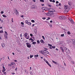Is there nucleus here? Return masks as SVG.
I'll return each mask as SVG.
<instances>
[{"label":"nucleus","instance_id":"1","mask_svg":"<svg viewBox=\"0 0 75 75\" xmlns=\"http://www.w3.org/2000/svg\"><path fill=\"white\" fill-rule=\"evenodd\" d=\"M12 13L13 14L15 13L16 14V15L17 16H18V15H19V12H18L16 9L13 10V11L12 12Z\"/></svg>","mask_w":75,"mask_h":75},{"label":"nucleus","instance_id":"2","mask_svg":"<svg viewBox=\"0 0 75 75\" xmlns=\"http://www.w3.org/2000/svg\"><path fill=\"white\" fill-rule=\"evenodd\" d=\"M64 50L66 53L67 54H69L70 53V50L68 49L65 47L64 48Z\"/></svg>","mask_w":75,"mask_h":75},{"label":"nucleus","instance_id":"3","mask_svg":"<svg viewBox=\"0 0 75 75\" xmlns=\"http://www.w3.org/2000/svg\"><path fill=\"white\" fill-rule=\"evenodd\" d=\"M27 35H28V34L27 33H26L24 34V36L25 37V38H26L27 40H28L29 38H30V35H28V36L27 38Z\"/></svg>","mask_w":75,"mask_h":75},{"label":"nucleus","instance_id":"4","mask_svg":"<svg viewBox=\"0 0 75 75\" xmlns=\"http://www.w3.org/2000/svg\"><path fill=\"white\" fill-rule=\"evenodd\" d=\"M26 46L28 48H31V44L28 42L26 43Z\"/></svg>","mask_w":75,"mask_h":75},{"label":"nucleus","instance_id":"5","mask_svg":"<svg viewBox=\"0 0 75 75\" xmlns=\"http://www.w3.org/2000/svg\"><path fill=\"white\" fill-rule=\"evenodd\" d=\"M25 22L26 23V24H28L29 25H31V22H28V20H26L25 21Z\"/></svg>","mask_w":75,"mask_h":75},{"label":"nucleus","instance_id":"6","mask_svg":"<svg viewBox=\"0 0 75 75\" xmlns=\"http://www.w3.org/2000/svg\"><path fill=\"white\" fill-rule=\"evenodd\" d=\"M65 18H66V17L63 16H60L59 17V18L60 19V20H62V19H64Z\"/></svg>","mask_w":75,"mask_h":75},{"label":"nucleus","instance_id":"7","mask_svg":"<svg viewBox=\"0 0 75 75\" xmlns=\"http://www.w3.org/2000/svg\"><path fill=\"white\" fill-rule=\"evenodd\" d=\"M49 11L51 12H52V13L55 12V10L52 8H50V10Z\"/></svg>","mask_w":75,"mask_h":75},{"label":"nucleus","instance_id":"8","mask_svg":"<svg viewBox=\"0 0 75 75\" xmlns=\"http://www.w3.org/2000/svg\"><path fill=\"white\" fill-rule=\"evenodd\" d=\"M49 11L51 12H52V13L55 12V10L52 8H50V10Z\"/></svg>","mask_w":75,"mask_h":75},{"label":"nucleus","instance_id":"9","mask_svg":"<svg viewBox=\"0 0 75 75\" xmlns=\"http://www.w3.org/2000/svg\"><path fill=\"white\" fill-rule=\"evenodd\" d=\"M49 11L51 12H52V13L55 12V10L52 8H50V10Z\"/></svg>","mask_w":75,"mask_h":75},{"label":"nucleus","instance_id":"10","mask_svg":"<svg viewBox=\"0 0 75 75\" xmlns=\"http://www.w3.org/2000/svg\"><path fill=\"white\" fill-rule=\"evenodd\" d=\"M50 16L51 17H54L55 16L54 14V12H50Z\"/></svg>","mask_w":75,"mask_h":75},{"label":"nucleus","instance_id":"11","mask_svg":"<svg viewBox=\"0 0 75 75\" xmlns=\"http://www.w3.org/2000/svg\"><path fill=\"white\" fill-rule=\"evenodd\" d=\"M64 9L65 10H68V6L67 5L64 6Z\"/></svg>","mask_w":75,"mask_h":75},{"label":"nucleus","instance_id":"12","mask_svg":"<svg viewBox=\"0 0 75 75\" xmlns=\"http://www.w3.org/2000/svg\"><path fill=\"white\" fill-rule=\"evenodd\" d=\"M43 51H44V52L46 54H49V52L45 50H43Z\"/></svg>","mask_w":75,"mask_h":75},{"label":"nucleus","instance_id":"13","mask_svg":"<svg viewBox=\"0 0 75 75\" xmlns=\"http://www.w3.org/2000/svg\"><path fill=\"white\" fill-rule=\"evenodd\" d=\"M5 44L3 43H1V45L2 47V48H4L5 47Z\"/></svg>","mask_w":75,"mask_h":75},{"label":"nucleus","instance_id":"14","mask_svg":"<svg viewBox=\"0 0 75 75\" xmlns=\"http://www.w3.org/2000/svg\"><path fill=\"white\" fill-rule=\"evenodd\" d=\"M6 71V69H5V67H3V69L2 70V72H4Z\"/></svg>","mask_w":75,"mask_h":75},{"label":"nucleus","instance_id":"15","mask_svg":"<svg viewBox=\"0 0 75 75\" xmlns=\"http://www.w3.org/2000/svg\"><path fill=\"white\" fill-rule=\"evenodd\" d=\"M60 49L62 51V52L64 53V49H63V48L62 47H60Z\"/></svg>","mask_w":75,"mask_h":75},{"label":"nucleus","instance_id":"16","mask_svg":"<svg viewBox=\"0 0 75 75\" xmlns=\"http://www.w3.org/2000/svg\"><path fill=\"white\" fill-rule=\"evenodd\" d=\"M51 14V13L49 11V13H47L46 15L47 16H50V15Z\"/></svg>","mask_w":75,"mask_h":75},{"label":"nucleus","instance_id":"17","mask_svg":"<svg viewBox=\"0 0 75 75\" xmlns=\"http://www.w3.org/2000/svg\"><path fill=\"white\" fill-rule=\"evenodd\" d=\"M48 24L50 28H52V25L51 24V23H48Z\"/></svg>","mask_w":75,"mask_h":75},{"label":"nucleus","instance_id":"18","mask_svg":"<svg viewBox=\"0 0 75 75\" xmlns=\"http://www.w3.org/2000/svg\"><path fill=\"white\" fill-rule=\"evenodd\" d=\"M69 20L71 23H74V21L72 19L70 18L69 19Z\"/></svg>","mask_w":75,"mask_h":75},{"label":"nucleus","instance_id":"19","mask_svg":"<svg viewBox=\"0 0 75 75\" xmlns=\"http://www.w3.org/2000/svg\"><path fill=\"white\" fill-rule=\"evenodd\" d=\"M52 62L53 63H54L55 64H56V65L58 64V63L54 61V60H52Z\"/></svg>","mask_w":75,"mask_h":75},{"label":"nucleus","instance_id":"20","mask_svg":"<svg viewBox=\"0 0 75 75\" xmlns=\"http://www.w3.org/2000/svg\"><path fill=\"white\" fill-rule=\"evenodd\" d=\"M39 52L41 54H43V53L44 52V51H39Z\"/></svg>","mask_w":75,"mask_h":75},{"label":"nucleus","instance_id":"21","mask_svg":"<svg viewBox=\"0 0 75 75\" xmlns=\"http://www.w3.org/2000/svg\"><path fill=\"white\" fill-rule=\"evenodd\" d=\"M40 42L41 43H43V44H44V41L43 40H40Z\"/></svg>","mask_w":75,"mask_h":75},{"label":"nucleus","instance_id":"22","mask_svg":"<svg viewBox=\"0 0 75 75\" xmlns=\"http://www.w3.org/2000/svg\"><path fill=\"white\" fill-rule=\"evenodd\" d=\"M4 37L5 38V39L6 40H7V38H8L7 37V35H4Z\"/></svg>","mask_w":75,"mask_h":75},{"label":"nucleus","instance_id":"23","mask_svg":"<svg viewBox=\"0 0 75 75\" xmlns=\"http://www.w3.org/2000/svg\"><path fill=\"white\" fill-rule=\"evenodd\" d=\"M32 8H35V6L34 5H32L31 7Z\"/></svg>","mask_w":75,"mask_h":75},{"label":"nucleus","instance_id":"24","mask_svg":"<svg viewBox=\"0 0 75 75\" xmlns=\"http://www.w3.org/2000/svg\"><path fill=\"white\" fill-rule=\"evenodd\" d=\"M43 54V55H45V57H47V54H45V53L44 52Z\"/></svg>","mask_w":75,"mask_h":75},{"label":"nucleus","instance_id":"25","mask_svg":"<svg viewBox=\"0 0 75 75\" xmlns=\"http://www.w3.org/2000/svg\"><path fill=\"white\" fill-rule=\"evenodd\" d=\"M46 8V7H42V10H45V8Z\"/></svg>","mask_w":75,"mask_h":75},{"label":"nucleus","instance_id":"26","mask_svg":"<svg viewBox=\"0 0 75 75\" xmlns=\"http://www.w3.org/2000/svg\"><path fill=\"white\" fill-rule=\"evenodd\" d=\"M45 11L49 10V8L47 7H46V8H45Z\"/></svg>","mask_w":75,"mask_h":75},{"label":"nucleus","instance_id":"27","mask_svg":"<svg viewBox=\"0 0 75 75\" xmlns=\"http://www.w3.org/2000/svg\"><path fill=\"white\" fill-rule=\"evenodd\" d=\"M67 34H68V35H70V34H71V32H70L69 31H68V32H67Z\"/></svg>","mask_w":75,"mask_h":75},{"label":"nucleus","instance_id":"28","mask_svg":"<svg viewBox=\"0 0 75 75\" xmlns=\"http://www.w3.org/2000/svg\"><path fill=\"white\" fill-rule=\"evenodd\" d=\"M72 41L74 43V44H75V39H73Z\"/></svg>","mask_w":75,"mask_h":75},{"label":"nucleus","instance_id":"29","mask_svg":"<svg viewBox=\"0 0 75 75\" xmlns=\"http://www.w3.org/2000/svg\"><path fill=\"white\" fill-rule=\"evenodd\" d=\"M3 17H4L5 18H6V17H7V16H6L5 15H2Z\"/></svg>","mask_w":75,"mask_h":75},{"label":"nucleus","instance_id":"30","mask_svg":"<svg viewBox=\"0 0 75 75\" xmlns=\"http://www.w3.org/2000/svg\"><path fill=\"white\" fill-rule=\"evenodd\" d=\"M61 26H62V25H59V27H60L61 28H63V30H64V31H65V29H64V28L63 29V28H62V27H61Z\"/></svg>","mask_w":75,"mask_h":75},{"label":"nucleus","instance_id":"31","mask_svg":"<svg viewBox=\"0 0 75 75\" xmlns=\"http://www.w3.org/2000/svg\"><path fill=\"white\" fill-rule=\"evenodd\" d=\"M37 42H33L32 43L33 44H36Z\"/></svg>","mask_w":75,"mask_h":75},{"label":"nucleus","instance_id":"32","mask_svg":"<svg viewBox=\"0 0 75 75\" xmlns=\"http://www.w3.org/2000/svg\"><path fill=\"white\" fill-rule=\"evenodd\" d=\"M40 2H42L43 3L44 2V0H40Z\"/></svg>","mask_w":75,"mask_h":75},{"label":"nucleus","instance_id":"33","mask_svg":"<svg viewBox=\"0 0 75 75\" xmlns=\"http://www.w3.org/2000/svg\"><path fill=\"white\" fill-rule=\"evenodd\" d=\"M45 62L47 64H49V63L48 62V61L46 60L45 61Z\"/></svg>","mask_w":75,"mask_h":75},{"label":"nucleus","instance_id":"34","mask_svg":"<svg viewBox=\"0 0 75 75\" xmlns=\"http://www.w3.org/2000/svg\"><path fill=\"white\" fill-rule=\"evenodd\" d=\"M34 57H38V55H35Z\"/></svg>","mask_w":75,"mask_h":75},{"label":"nucleus","instance_id":"35","mask_svg":"<svg viewBox=\"0 0 75 75\" xmlns=\"http://www.w3.org/2000/svg\"><path fill=\"white\" fill-rule=\"evenodd\" d=\"M37 42L38 44H40V40H38L37 41Z\"/></svg>","mask_w":75,"mask_h":75},{"label":"nucleus","instance_id":"36","mask_svg":"<svg viewBox=\"0 0 75 75\" xmlns=\"http://www.w3.org/2000/svg\"><path fill=\"white\" fill-rule=\"evenodd\" d=\"M31 22H32V23H34L35 22V21L34 20H32Z\"/></svg>","mask_w":75,"mask_h":75},{"label":"nucleus","instance_id":"37","mask_svg":"<svg viewBox=\"0 0 75 75\" xmlns=\"http://www.w3.org/2000/svg\"><path fill=\"white\" fill-rule=\"evenodd\" d=\"M5 33L6 35H8V34L7 33V32H6V31H5Z\"/></svg>","mask_w":75,"mask_h":75},{"label":"nucleus","instance_id":"38","mask_svg":"<svg viewBox=\"0 0 75 75\" xmlns=\"http://www.w3.org/2000/svg\"><path fill=\"white\" fill-rule=\"evenodd\" d=\"M3 30H1V31L0 30V33H3Z\"/></svg>","mask_w":75,"mask_h":75},{"label":"nucleus","instance_id":"39","mask_svg":"<svg viewBox=\"0 0 75 75\" xmlns=\"http://www.w3.org/2000/svg\"><path fill=\"white\" fill-rule=\"evenodd\" d=\"M42 37L43 40H45V38L44 37V36H42Z\"/></svg>","mask_w":75,"mask_h":75},{"label":"nucleus","instance_id":"40","mask_svg":"<svg viewBox=\"0 0 75 75\" xmlns=\"http://www.w3.org/2000/svg\"><path fill=\"white\" fill-rule=\"evenodd\" d=\"M33 55H30V58H32V57H33Z\"/></svg>","mask_w":75,"mask_h":75},{"label":"nucleus","instance_id":"41","mask_svg":"<svg viewBox=\"0 0 75 75\" xmlns=\"http://www.w3.org/2000/svg\"><path fill=\"white\" fill-rule=\"evenodd\" d=\"M48 46H49V47H52V45H50V44H48Z\"/></svg>","mask_w":75,"mask_h":75},{"label":"nucleus","instance_id":"42","mask_svg":"<svg viewBox=\"0 0 75 75\" xmlns=\"http://www.w3.org/2000/svg\"><path fill=\"white\" fill-rule=\"evenodd\" d=\"M55 47H55V46H52V48H53V49L55 48Z\"/></svg>","mask_w":75,"mask_h":75},{"label":"nucleus","instance_id":"43","mask_svg":"<svg viewBox=\"0 0 75 75\" xmlns=\"http://www.w3.org/2000/svg\"><path fill=\"white\" fill-rule=\"evenodd\" d=\"M59 6H61V4L60 3L59 4Z\"/></svg>","mask_w":75,"mask_h":75},{"label":"nucleus","instance_id":"44","mask_svg":"<svg viewBox=\"0 0 75 75\" xmlns=\"http://www.w3.org/2000/svg\"><path fill=\"white\" fill-rule=\"evenodd\" d=\"M56 4H58V3H59V2L58 1H57L56 2Z\"/></svg>","mask_w":75,"mask_h":75},{"label":"nucleus","instance_id":"45","mask_svg":"<svg viewBox=\"0 0 75 75\" xmlns=\"http://www.w3.org/2000/svg\"><path fill=\"white\" fill-rule=\"evenodd\" d=\"M64 34L61 35V37H64Z\"/></svg>","mask_w":75,"mask_h":75},{"label":"nucleus","instance_id":"46","mask_svg":"<svg viewBox=\"0 0 75 75\" xmlns=\"http://www.w3.org/2000/svg\"><path fill=\"white\" fill-rule=\"evenodd\" d=\"M21 24L22 25H24V23H23V22H21Z\"/></svg>","mask_w":75,"mask_h":75},{"label":"nucleus","instance_id":"47","mask_svg":"<svg viewBox=\"0 0 75 75\" xmlns=\"http://www.w3.org/2000/svg\"><path fill=\"white\" fill-rule=\"evenodd\" d=\"M42 19H43V20H45V19H46V18L45 17H43L42 18Z\"/></svg>","mask_w":75,"mask_h":75},{"label":"nucleus","instance_id":"48","mask_svg":"<svg viewBox=\"0 0 75 75\" xmlns=\"http://www.w3.org/2000/svg\"><path fill=\"white\" fill-rule=\"evenodd\" d=\"M47 65H49L50 67H51V66L50 64L49 63Z\"/></svg>","mask_w":75,"mask_h":75},{"label":"nucleus","instance_id":"49","mask_svg":"<svg viewBox=\"0 0 75 75\" xmlns=\"http://www.w3.org/2000/svg\"><path fill=\"white\" fill-rule=\"evenodd\" d=\"M11 21L12 23H13V22H14V21H13V18H12V21Z\"/></svg>","mask_w":75,"mask_h":75},{"label":"nucleus","instance_id":"50","mask_svg":"<svg viewBox=\"0 0 75 75\" xmlns=\"http://www.w3.org/2000/svg\"><path fill=\"white\" fill-rule=\"evenodd\" d=\"M53 3H55V1L54 0H53L52 1Z\"/></svg>","mask_w":75,"mask_h":75},{"label":"nucleus","instance_id":"51","mask_svg":"<svg viewBox=\"0 0 75 75\" xmlns=\"http://www.w3.org/2000/svg\"><path fill=\"white\" fill-rule=\"evenodd\" d=\"M15 70L16 71H17V68L16 67V68L15 69Z\"/></svg>","mask_w":75,"mask_h":75},{"label":"nucleus","instance_id":"52","mask_svg":"<svg viewBox=\"0 0 75 75\" xmlns=\"http://www.w3.org/2000/svg\"><path fill=\"white\" fill-rule=\"evenodd\" d=\"M44 49H45V50H48V49L47 48H44Z\"/></svg>","mask_w":75,"mask_h":75},{"label":"nucleus","instance_id":"53","mask_svg":"<svg viewBox=\"0 0 75 75\" xmlns=\"http://www.w3.org/2000/svg\"><path fill=\"white\" fill-rule=\"evenodd\" d=\"M1 14H3V13H4V12L3 11H2L1 12Z\"/></svg>","mask_w":75,"mask_h":75},{"label":"nucleus","instance_id":"54","mask_svg":"<svg viewBox=\"0 0 75 75\" xmlns=\"http://www.w3.org/2000/svg\"><path fill=\"white\" fill-rule=\"evenodd\" d=\"M30 36H31V37H32L33 35V34H30Z\"/></svg>","mask_w":75,"mask_h":75},{"label":"nucleus","instance_id":"55","mask_svg":"<svg viewBox=\"0 0 75 75\" xmlns=\"http://www.w3.org/2000/svg\"><path fill=\"white\" fill-rule=\"evenodd\" d=\"M49 19H50V18H48V19H47L46 20H49Z\"/></svg>","mask_w":75,"mask_h":75},{"label":"nucleus","instance_id":"56","mask_svg":"<svg viewBox=\"0 0 75 75\" xmlns=\"http://www.w3.org/2000/svg\"><path fill=\"white\" fill-rule=\"evenodd\" d=\"M32 1L34 2H35L36 1L35 0H33Z\"/></svg>","mask_w":75,"mask_h":75},{"label":"nucleus","instance_id":"57","mask_svg":"<svg viewBox=\"0 0 75 75\" xmlns=\"http://www.w3.org/2000/svg\"><path fill=\"white\" fill-rule=\"evenodd\" d=\"M4 75H6V72H4Z\"/></svg>","mask_w":75,"mask_h":75},{"label":"nucleus","instance_id":"58","mask_svg":"<svg viewBox=\"0 0 75 75\" xmlns=\"http://www.w3.org/2000/svg\"><path fill=\"white\" fill-rule=\"evenodd\" d=\"M69 6L71 5V4L70 3V2H69Z\"/></svg>","mask_w":75,"mask_h":75},{"label":"nucleus","instance_id":"59","mask_svg":"<svg viewBox=\"0 0 75 75\" xmlns=\"http://www.w3.org/2000/svg\"><path fill=\"white\" fill-rule=\"evenodd\" d=\"M56 6H57V7H58V6H59V5L58 4H56Z\"/></svg>","mask_w":75,"mask_h":75},{"label":"nucleus","instance_id":"60","mask_svg":"<svg viewBox=\"0 0 75 75\" xmlns=\"http://www.w3.org/2000/svg\"><path fill=\"white\" fill-rule=\"evenodd\" d=\"M12 75H14V74H15V73H11Z\"/></svg>","mask_w":75,"mask_h":75},{"label":"nucleus","instance_id":"61","mask_svg":"<svg viewBox=\"0 0 75 75\" xmlns=\"http://www.w3.org/2000/svg\"><path fill=\"white\" fill-rule=\"evenodd\" d=\"M20 37H21H21H22V34H20Z\"/></svg>","mask_w":75,"mask_h":75},{"label":"nucleus","instance_id":"62","mask_svg":"<svg viewBox=\"0 0 75 75\" xmlns=\"http://www.w3.org/2000/svg\"><path fill=\"white\" fill-rule=\"evenodd\" d=\"M12 68H15V67H14V66H12Z\"/></svg>","mask_w":75,"mask_h":75},{"label":"nucleus","instance_id":"63","mask_svg":"<svg viewBox=\"0 0 75 75\" xmlns=\"http://www.w3.org/2000/svg\"><path fill=\"white\" fill-rule=\"evenodd\" d=\"M21 17H22V18L24 17V16H23V15H21Z\"/></svg>","mask_w":75,"mask_h":75},{"label":"nucleus","instance_id":"64","mask_svg":"<svg viewBox=\"0 0 75 75\" xmlns=\"http://www.w3.org/2000/svg\"><path fill=\"white\" fill-rule=\"evenodd\" d=\"M33 39H32V38H30V39H29V40H31Z\"/></svg>","mask_w":75,"mask_h":75}]
</instances>
